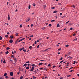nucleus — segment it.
Returning a JSON list of instances; mask_svg holds the SVG:
<instances>
[{
	"label": "nucleus",
	"instance_id": "1",
	"mask_svg": "<svg viewBox=\"0 0 79 79\" xmlns=\"http://www.w3.org/2000/svg\"><path fill=\"white\" fill-rule=\"evenodd\" d=\"M34 69V67H33L31 68V69H30V71H33Z\"/></svg>",
	"mask_w": 79,
	"mask_h": 79
},
{
	"label": "nucleus",
	"instance_id": "2",
	"mask_svg": "<svg viewBox=\"0 0 79 79\" xmlns=\"http://www.w3.org/2000/svg\"><path fill=\"white\" fill-rule=\"evenodd\" d=\"M10 75L11 76H13V73L11 72L10 73Z\"/></svg>",
	"mask_w": 79,
	"mask_h": 79
},
{
	"label": "nucleus",
	"instance_id": "3",
	"mask_svg": "<svg viewBox=\"0 0 79 79\" xmlns=\"http://www.w3.org/2000/svg\"><path fill=\"white\" fill-rule=\"evenodd\" d=\"M14 60H15V63H16L17 61V59H16V58L14 57Z\"/></svg>",
	"mask_w": 79,
	"mask_h": 79
},
{
	"label": "nucleus",
	"instance_id": "4",
	"mask_svg": "<svg viewBox=\"0 0 79 79\" xmlns=\"http://www.w3.org/2000/svg\"><path fill=\"white\" fill-rule=\"evenodd\" d=\"M37 71H38V69H37L36 70H35V71H34V72H35V74H36L37 73Z\"/></svg>",
	"mask_w": 79,
	"mask_h": 79
},
{
	"label": "nucleus",
	"instance_id": "5",
	"mask_svg": "<svg viewBox=\"0 0 79 79\" xmlns=\"http://www.w3.org/2000/svg\"><path fill=\"white\" fill-rule=\"evenodd\" d=\"M9 42L10 43H13V40H9Z\"/></svg>",
	"mask_w": 79,
	"mask_h": 79
},
{
	"label": "nucleus",
	"instance_id": "6",
	"mask_svg": "<svg viewBox=\"0 0 79 79\" xmlns=\"http://www.w3.org/2000/svg\"><path fill=\"white\" fill-rule=\"evenodd\" d=\"M53 13H58V11L56 10H55L53 12Z\"/></svg>",
	"mask_w": 79,
	"mask_h": 79
},
{
	"label": "nucleus",
	"instance_id": "7",
	"mask_svg": "<svg viewBox=\"0 0 79 79\" xmlns=\"http://www.w3.org/2000/svg\"><path fill=\"white\" fill-rule=\"evenodd\" d=\"M43 64V63H41L39 64V66H40V65H42Z\"/></svg>",
	"mask_w": 79,
	"mask_h": 79
},
{
	"label": "nucleus",
	"instance_id": "8",
	"mask_svg": "<svg viewBox=\"0 0 79 79\" xmlns=\"http://www.w3.org/2000/svg\"><path fill=\"white\" fill-rule=\"evenodd\" d=\"M48 50H50V48H49L48 49H47L44 50L43 52H45V51H48Z\"/></svg>",
	"mask_w": 79,
	"mask_h": 79
},
{
	"label": "nucleus",
	"instance_id": "9",
	"mask_svg": "<svg viewBox=\"0 0 79 79\" xmlns=\"http://www.w3.org/2000/svg\"><path fill=\"white\" fill-rule=\"evenodd\" d=\"M8 20H10V15H8Z\"/></svg>",
	"mask_w": 79,
	"mask_h": 79
},
{
	"label": "nucleus",
	"instance_id": "10",
	"mask_svg": "<svg viewBox=\"0 0 79 79\" xmlns=\"http://www.w3.org/2000/svg\"><path fill=\"white\" fill-rule=\"evenodd\" d=\"M32 48L33 47L32 46H30V47H29V48L30 49H32Z\"/></svg>",
	"mask_w": 79,
	"mask_h": 79
},
{
	"label": "nucleus",
	"instance_id": "11",
	"mask_svg": "<svg viewBox=\"0 0 79 79\" xmlns=\"http://www.w3.org/2000/svg\"><path fill=\"white\" fill-rule=\"evenodd\" d=\"M10 48L8 47H7L6 48V49L7 50H10Z\"/></svg>",
	"mask_w": 79,
	"mask_h": 79
},
{
	"label": "nucleus",
	"instance_id": "12",
	"mask_svg": "<svg viewBox=\"0 0 79 79\" xmlns=\"http://www.w3.org/2000/svg\"><path fill=\"white\" fill-rule=\"evenodd\" d=\"M7 75V73H5L4 74V76H6Z\"/></svg>",
	"mask_w": 79,
	"mask_h": 79
},
{
	"label": "nucleus",
	"instance_id": "13",
	"mask_svg": "<svg viewBox=\"0 0 79 79\" xmlns=\"http://www.w3.org/2000/svg\"><path fill=\"white\" fill-rule=\"evenodd\" d=\"M10 37L11 38V39H13L14 36H10Z\"/></svg>",
	"mask_w": 79,
	"mask_h": 79
},
{
	"label": "nucleus",
	"instance_id": "14",
	"mask_svg": "<svg viewBox=\"0 0 79 79\" xmlns=\"http://www.w3.org/2000/svg\"><path fill=\"white\" fill-rule=\"evenodd\" d=\"M3 63H6V62H5V60L4 59V61H3Z\"/></svg>",
	"mask_w": 79,
	"mask_h": 79
},
{
	"label": "nucleus",
	"instance_id": "15",
	"mask_svg": "<svg viewBox=\"0 0 79 79\" xmlns=\"http://www.w3.org/2000/svg\"><path fill=\"white\" fill-rule=\"evenodd\" d=\"M30 8H31V5H29L28 6V9L29 10V9H30Z\"/></svg>",
	"mask_w": 79,
	"mask_h": 79
},
{
	"label": "nucleus",
	"instance_id": "16",
	"mask_svg": "<svg viewBox=\"0 0 79 79\" xmlns=\"http://www.w3.org/2000/svg\"><path fill=\"white\" fill-rule=\"evenodd\" d=\"M31 66H35H35H35V64H31Z\"/></svg>",
	"mask_w": 79,
	"mask_h": 79
},
{
	"label": "nucleus",
	"instance_id": "17",
	"mask_svg": "<svg viewBox=\"0 0 79 79\" xmlns=\"http://www.w3.org/2000/svg\"><path fill=\"white\" fill-rule=\"evenodd\" d=\"M23 66H24L25 67H26L27 66V64H25L23 65Z\"/></svg>",
	"mask_w": 79,
	"mask_h": 79
},
{
	"label": "nucleus",
	"instance_id": "18",
	"mask_svg": "<svg viewBox=\"0 0 79 79\" xmlns=\"http://www.w3.org/2000/svg\"><path fill=\"white\" fill-rule=\"evenodd\" d=\"M65 47H69V45L67 44V45H65Z\"/></svg>",
	"mask_w": 79,
	"mask_h": 79
},
{
	"label": "nucleus",
	"instance_id": "19",
	"mask_svg": "<svg viewBox=\"0 0 79 79\" xmlns=\"http://www.w3.org/2000/svg\"><path fill=\"white\" fill-rule=\"evenodd\" d=\"M33 77L34 79H36L37 78V77H35L34 76H33Z\"/></svg>",
	"mask_w": 79,
	"mask_h": 79
},
{
	"label": "nucleus",
	"instance_id": "20",
	"mask_svg": "<svg viewBox=\"0 0 79 79\" xmlns=\"http://www.w3.org/2000/svg\"><path fill=\"white\" fill-rule=\"evenodd\" d=\"M9 52L8 51L5 52L6 54H8Z\"/></svg>",
	"mask_w": 79,
	"mask_h": 79
},
{
	"label": "nucleus",
	"instance_id": "21",
	"mask_svg": "<svg viewBox=\"0 0 79 79\" xmlns=\"http://www.w3.org/2000/svg\"><path fill=\"white\" fill-rule=\"evenodd\" d=\"M26 69H29V67H27L26 68Z\"/></svg>",
	"mask_w": 79,
	"mask_h": 79
},
{
	"label": "nucleus",
	"instance_id": "22",
	"mask_svg": "<svg viewBox=\"0 0 79 79\" xmlns=\"http://www.w3.org/2000/svg\"><path fill=\"white\" fill-rule=\"evenodd\" d=\"M26 49H24L23 50V51H24V53H26Z\"/></svg>",
	"mask_w": 79,
	"mask_h": 79
},
{
	"label": "nucleus",
	"instance_id": "23",
	"mask_svg": "<svg viewBox=\"0 0 79 79\" xmlns=\"http://www.w3.org/2000/svg\"><path fill=\"white\" fill-rule=\"evenodd\" d=\"M6 37V38H7V37H8V35H5Z\"/></svg>",
	"mask_w": 79,
	"mask_h": 79
},
{
	"label": "nucleus",
	"instance_id": "24",
	"mask_svg": "<svg viewBox=\"0 0 79 79\" xmlns=\"http://www.w3.org/2000/svg\"><path fill=\"white\" fill-rule=\"evenodd\" d=\"M18 34H19V33H17L15 34V35L16 36H18Z\"/></svg>",
	"mask_w": 79,
	"mask_h": 79
},
{
	"label": "nucleus",
	"instance_id": "25",
	"mask_svg": "<svg viewBox=\"0 0 79 79\" xmlns=\"http://www.w3.org/2000/svg\"><path fill=\"white\" fill-rule=\"evenodd\" d=\"M8 76H5V78H6V79H8Z\"/></svg>",
	"mask_w": 79,
	"mask_h": 79
},
{
	"label": "nucleus",
	"instance_id": "26",
	"mask_svg": "<svg viewBox=\"0 0 79 79\" xmlns=\"http://www.w3.org/2000/svg\"><path fill=\"white\" fill-rule=\"evenodd\" d=\"M73 29H74L72 27L70 28V30H71V31H72Z\"/></svg>",
	"mask_w": 79,
	"mask_h": 79
},
{
	"label": "nucleus",
	"instance_id": "27",
	"mask_svg": "<svg viewBox=\"0 0 79 79\" xmlns=\"http://www.w3.org/2000/svg\"><path fill=\"white\" fill-rule=\"evenodd\" d=\"M23 77L21 76V77H20V79H23Z\"/></svg>",
	"mask_w": 79,
	"mask_h": 79
},
{
	"label": "nucleus",
	"instance_id": "28",
	"mask_svg": "<svg viewBox=\"0 0 79 79\" xmlns=\"http://www.w3.org/2000/svg\"><path fill=\"white\" fill-rule=\"evenodd\" d=\"M74 71V70H70L69 72L70 73H71V72H73V71Z\"/></svg>",
	"mask_w": 79,
	"mask_h": 79
},
{
	"label": "nucleus",
	"instance_id": "29",
	"mask_svg": "<svg viewBox=\"0 0 79 79\" xmlns=\"http://www.w3.org/2000/svg\"><path fill=\"white\" fill-rule=\"evenodd\" d=\"M23 26V25L22 24H21L19 26L20 27H22Z\"/></svg>",
	"mask_w": 79,
	"mask_h": 79
},
{
	"label": "nucleus",
	"instance_id": "30",
	"mask_svg": "<svg viewBox=\"0 0 79 79\" xmlns=\"http://www.w3.org/2000/svg\"><path fill=\"white\" fill-rule=\"evenodd\" d=\"M33 5L34 6H35V4L34 3L33 4Z\"/></svg>",
	"mask_w": 79,
	"mask_h": 79
},
{
	"label": "nucleus",
	"instance_id": "31",
	"mask_svg": "<svg viewBox=\"0 0 79 79\" xmlns=\"http://www.w3.org/2000/svg\"><path fill=\"white\" fill-rule=\"evenodd\" d=\"M0 40H2V37L1 36H0Z\"/></svg>",
	"mask_w": 79,
	"mask_h": 79
},
{
	"label": "nucleus",
	"instance_id": "32",
	"mask_svg": "<svg viewBox=\"0 0 79 79\" xmlns=\"http://www.w3.org/2000/svg\"><path fill=\"white\" fill-rule=\"evenodd\" d=\"M22 40H22V39H21L20 40H19V42H21V41H22Z\"/></svg>",
	"mask_w": 79,
	"mask_h": 79
},
{
	"label": "nucleus",
	"instance_id": "33",
	"mask_svg": "<svg viewBox=\"0 0 79 79\" xmlns=\"http://www.w3.org/2000/svg\"><path fill=\"white\" fill-rule=\"evenodd\" d=\"M64 61V60H62V61H60V63H59V64H60L61 63H62V62H63Z\"/></svg>",
	"mask_w": 79,
	"mask_h": 79
},
{
	"label": "nucleus",
	"instance_id": "34",
	"mask_svg": "<svg viewBox=\"0 0 79 79\" xmlns=\"http://www.w3.org/2000/svg\"><path fill=\"white\" fill-rule=\"evenodd\" d=\"M44 8L45 9V7H46V5H44Z\"/></svg>",
	"mask_w": 79,
	"mask_h": 79
},
{
	"label": "nucleus",
	"instance_id": "35",
	"mask_svg": "<svg viewBox=\"0 0 79 79\" xmlns=\"http://www.w3.org/2000/svg\"><path fill=\"white\" fill-rule=\"evenodd\" d=\"M76 26L77 27H79V24H78L77 25H76Z\"/></svg>",
	"mask_w": 79,
	"mask_h": 79
},
{
	"label": "nucleus",
	"instance_id": "36",
	"mask_svg": "<svg viewBox=\"0 0 79 79\" xmlns=\"http://www.w3.org/2000/svg\"><path fill=\"white\" fill-rule=\"evenodd\" d=\"M48 26L49 27H51V26H52V24H49Z\"/></svg>",
	"mask_w": 79,
	"mask_h": 79
},
{
	"label": "nucleus",
	"instance_id": "37",
	"mask_svg": "<svg viewBox=\"0 0 79 79\" xmlns=\"http://www.w3.org/2000/svg\"><path fill=\"white\" fill-rule=\"evenodd\" d=\"M48 66H51V65H50V64H49Z\"/></svg>",
	"mask_w": 79,
	"mask_h": 79
},
{
	"label": "nucleus",
	"instance_id": "38",
	"mask_svg": "<svg viewBox=\"0 0 79 79\" xmlns=\"http://www.w3.org/2000/svg\"><path fill=\"white\" fill-rule=\"evenodd\" d=\"M11 58H12V57H13V58H15L14 57V55H12V56H11Z\"/></svg>",
	"mask_w": 79,
	"mask_h": 79
},
{
	"label": "nucleus",
	"instance_id": "39",
	"mask_svg": "<svg viewBox=\"0 0 79 79\" xmlns=\"http://www.w3.org/2000/svg\"><path fill=\"white\" fill-rule=\"evenodd\" d=\"M60 26V25H59V24H58L57 25V27H59Z\"/></svg>",
	"mask_w": 79,
	"mask_h": 79
},
{
	"label": "nucleus",
	"instance_id": "40",
	"mask_svg": "<svg viewBox=\"0 0 79 79\" xmlns=\"http://www.w3.org/2000/svg\"><path fill=\"white\" fill-rule=\"evenodd\" d=\"M63 60V58L61 57V58H60V60Z\"/></svg>",
	"mask_w": 79,
	"mask_h": 79
},
{
	"label": "nucleus",
	"instance_id": "41",
	"mask_svg": "<svg viewBox=\"0 0 79 79\" xmlns=\"http://www.w3.org/2000/svg\"><path fill=\"white\" fill-rule=\"evenodd\" d=\"M72 6L73 8H75V6H74V5H73Z\"/></svg>",
	"mask_w": 79,
	"mask_h": 79
},
{
	"label": "nucleus",
	"instance_id": "42",
	"mask_svg": "<svg viewBox=\"0 0 79 79\" xmlns=\"http://www.w3.org/2000/svg\"><path fill=\"white\" fill-rule=\"evenodd\" d=\"M52 9H55V7H52Z\"/></svg>",
	"mask_w": 79,
	"mask_h": 79
},
{
	"label": "nucleus",
	"instance_id": "43",
	"mask_svg": "<svg viewBox=\"0 0 79 79\" xmlns=\"http://www.w3.org/2000/svg\"><path fill=\"white\" fill-rule=\"evenodd\" d=\"M31 27H32V26H34V24H32L31 25Z\"/></svg>",
	"mask_w": 79,
	"mask_h": 79
},
{
	"label": "nucleus",
	"instance_id": "44",
	"mask_svg": "<svg viewBox=\"0 0 79 79\" xmlns=\"http://www.w3.org/2000/svg\"><path fill=\"white\" fill-rule=\"evenodd\" d=\"M10 61H11L12 62H13V60L11 59H10Z\"/></svg>",
	"mask_w": 79,
	"mask_h": 79
},
{
	"label": "nucleus",
	"instance_id": "45",
	"mask_svg": "<svg viewBox=\"0 0 79 79\" xmlns=\"http://www.w3.org/2000/svg\"><path fill=\"white\" fill-rule=\"evenodd\" d=\"M43 29L44 30V29H45V27H44L43 28Z\"/></svg>",
	"mask_w": 79,
	"mask_h": 79
},
{
	"label": "nucleus",
	"instance_id": "46",
	"mask_svg": "<svg viewBox=\"0 0 79 79\" xmlns=\"http://www.w3.org/2000/svg\"><path fill=\"white\" fill-rule=\"evenodd\" d=\"M29 61H28L26 62V63H29Z\"/></svg>",
	"mask_w": 79,
	"mask_h": 79
},
{
	"label": "nucleus",
	"instance_id": "47",
	"mask_svg": "<svg viewBox=\"0 0 79 79\" xmlns=\"http://www.w3.org/2000/svg\"><path fill=\"white\" fill-rule=\"evenodd\" d=\"M70 76H71V75H68L67 76V77H70Z\"/></svg>",
	"mask_w": 79,
	"mask_h": 79
},
{
	"label": "nucleus",
	"instance_id": "48",
	"mask_svg": "<svg viewBox=\"0 0 79 79\" xmlns=\"http://www.w3.org/2000/svg\"><path fill=\"white\" fill-rule=\"evenodd\" d=\"M76 62L75 61H74V63H73V64H75L76 63Z\"/></svg>",
	"mask_w": 79,
	"mask_h": 79
},
{
	"label": "nucleus",
	"instance_id": "49",
	"mask_svg": "<svg viewBox=\"0 0 79 79\" xmlns=\"http://www.w3.org/2000/svg\"><path fill=\"white\" fill-rule=\"evenodd\" d=\"M63 15V14L62 13H60V16H61Z\"/></svg>",
	"mask_w": 79,
	"mask_h": 79
},
{
	"label": "nucleus",
	"instance_id": "50",
	"mask_svg": "<svg viewBox=\"0 0 79 79\" xmlns=\"http://www.w3.org/2000/svg\"><path fill=\"white\" fill-rule=\"evenodd\" d=\"M23 50V49H22V48H20L19 49V50L20 51H21V50Z\"/></svg>",
	"mask_w": 79,
	"mask_h": 79
},
{
	"label": "nucleus",
	"instance_id": "51",
	"mask_svg": "<svg viewBox=\"0 0 79 79\" xmlns=\"http://www.w3.org/2000/svg\"><path fill=\"white\" fill-rule=\"evenodd\" d=\"M35 44H37V41H35Z\"/></svg>",
	"mask_w": 79,
	"mask_h": 79
},
{
	"label": "nucleus",
	"instance_id": "52",
	"mask_svg": "<svg viewBox=\"0 0 79 79\" xmlns=\"http://www.w3.org/2000/svg\"><path fill=\"white\" fill-rule=\"evenodd\" d=\"M37 48H39V45H38V46H37Z\"/></svg>",
	"mask_w": 79,
	"mask_h": 79
},
{
	"label": "nucleus",
	"instance_id": "53",
	"mask_svg": "<svg viewBox=\"0 0 79 79\" xmlns=\"http://www.w3.org/2000/svg\"><path fill=\"white\" fill-rule=\"evenodd\" d=\"M55 21V20H52L51 22H54Z\"/></svg>",
	"mask_w": 79,
	"mask_h": 79
},
{
	"label": "nucleus",
	"instance_id": "54",
	"mask_svg": "<svg viewBox=\"0 0 79 79\" xmlns=\"http://www.w3.org/2000/svg\"><path fill=\"white\" fill-rule=\"evenodd\" d=\"M75 35H76V34L74 33V34H73V36H75Z\"/></svg>",
	"mask_w": 79,
	"mask_h": 79
},
{
	"label": "nucleus",
	"instance_id": "55",
	"mask_svg": "<svg viewBox=\"0 0 79 79\" xmlns=\"http://www.w3.org/2000/svg\"><path fill=\"white\" fill-rule=\"evenodd\" d=\"M27 65H28V66L29 67V66H30V64H27Z\"/></svg>",
	"mask_w": 79,
	"mask_h": 79
},
{
	"label": "nucleus",
	"instance_id": "56",
	"mask_svg": "<svg viewBox=\"0 0 79 79\" xmlns=\"http://www.w3.org/2000/svg\"><path fill=\"white\" fill-rule=\"evenodd\" d=\"M69 21H68V22H67L66 23V24H68V23H69Z\"/></svg>",
	"mask_w": 79,
	"mask_h": 79
},
{
	"label": "nucleus",
	"instance_id": "57",
	"mask_svg": "<svg viewBox=\"0 0 79 79\" xmlns=\"http://www.w3.org/2000/svg\"><path fill=\"white\" fill-rule=\"evenodd\" d=\"M22 39V40H24V39H25V38H23Z\"/></svg>",
	"mask_w": 79,
	"mask_h": 79
},
{
	"label": "nucleus",
	"instance_id": "58",
	"mask_svg": "<svg viewBox=\"0 0 79 79\" xmlns=\"http://www.w3.org/2000/svg\"><path fill=\"white\" fill-rule=\"evenodd\" d=\"M72 68H73V67H71L70 69H69V70H70V69H72Z\"/></svg>",
	"mask_w": 79,
	"mask_h": 79
},
{
	"label": "nucleus",
	"instance_id": "59",
	"mask_svg": "<svg viewBox=\"0 0 79 79\" xmlns=\"http://www.w3.org/2000/svg\"><path fill=\"white\" fill-rule=\"evenodd\" d=\"M1 63H2L3 60H1Z\"/></svg>",
	"mask_w": 79,
	"mask_h": 79
},
{
	"label": "nucleus",
	"instance_id": "60",
	"mask_svg": "<svg viewBox=\"0 0 79 79\" xmlns=\"http://www.w3.org/2000/svg\"><path fill=\"white\" fill-rule=\"evenodd\" d=\"M33 37V35H31V36H30V37Z\"/></svg>",
	"mask_w": 79,
	"mask_h": 79
},
{
	"label": "nucleus",
	"instance_id": "61",
	"mask_svg": "<svg viewBox=\"0 0 79 79\" xmlns=\"http://www.w3.org/2000/svg\"><path fill=\"white\" fill-rule=\"evenodd\" d=\"M8 3H9V2H7V5H8Z\"/></svg>",
	"mask_w": 79,
	"mask_h": 79
},
{
	"label": "nucleus",
	"instance_id": "62",
	"mask_svg": "<svg viewBox=\"0 0 79 79\" xmlns=\"http://www.w3.org/2000/svg\"><path fill=\"white\" fill-rule=\"evenodd\" d=\"M61 49V48H60L58 49V50H59H59H60Z\"/></svg>",
	"mask_w": 79,
	"mask_h": 79
},
{
	"label": "nucleus",
	"instance_id": "63",
	"mask_svg": "<svg viewBox=\"0 0 79 79\" xmlns=\"http://www.w3.org/2000/svg\"><path fill=\"white\" fill-rule=\"evenodd\" d=\"M53 67H54V68H55V67H56V66H55V65H54V66H53Z\"/></svg>",
	"mask_w": 79,
	"mask_h": 79
},
{
	"label": "nucleus",
	"instance_id": "64",
	"mask_svg": "<svg viewBox=\"0 0 79 79\" xmlns=\"http://www.w3.org/2000/svg\"><path fill=\"white\" fill-rule=\"evenodd\" d=\"M63 79V77H61V78H60V79Z\"/></svg>",
	"mask_w": 79,
	"mask_h": 79
}]
</instances>
